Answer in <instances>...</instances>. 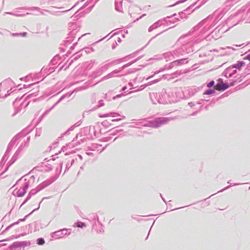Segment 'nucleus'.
<instances>
[{"label": "nucleus", "mask_w": 250, "mask_h": 250, "mask_svg": "<svg viewBox=\"0 0 250 250\" xmlns=\"http://www.w3.org/2000/svg\"><path fill=\"white\" fill-rule=\"evenodd\" d=\"M44 243V241L43 239L41 238L39 239L38 244L39 245H43Z\"/></svg>", "instance_id": "obj_4"}, {"label": "nucleus", "mask_w": 250, "mask_h": 250, "mask_svg": "<svg viewBox=\"0 0 250 250\" xmlns=\"http://www.w3.org/2000/svg\"><path fill=\"white\" fill-rule=\"evenodd\" d=\"M245 60H247L250 61V53L247 55L245 58Z\"/></svg>", "instance_id": "obj_5"}, {"label": "nucleus", "mask_w": 250, "mask_h": 250, "mask_svg": "<svg viewBox=\"0 0 250 250\" xmlns=\"http://www.w3.org/2000/svg\"><path fill=\"white\" fill-rule=\"evenodd\" d=\"M76 226L78 228H83L85 226V225L84 223L82 222H78L75 224Z\"/></svg>", "instance_id": "obj_2"}, {"label": "nucleus", "mask_w": 250, "mask_h": 250, "mask_svg": "<svg viewBox=\"0 0 250 250\" xmlns=\"http://www.w3.org/2000/svg\"><path fill=\"white\" fill-rule=\"evenodd\" d=\"M214 84V82L213 81H211L207 85L208 87H211Z\"/></svg>", "instance_id": "obj_3"}, {"label": "nucleus", "mask_w": 250, "mask_h": 250, "mask_svg": "<svg viewBox=\"0 0 250 250\" xmlns=\"http://www.w3.org/2000/svg\"><path fill=\"white\" fill-rule=\"evenodd\" d=\"M216 89L217 90H220L222 89V88L221 87V85L220 84H217L216 85Z\"/></svg>", "instance_id": "obj_7"}, {"label": "nucleus", "mask_w": 250, "mask_h": 250, "mask_svg": "<svg viewBox=\"0 0 250 250\" xmlns=\"http://www.w3.org/2000/svg\"><path fill=\"white\" fill-rule=\"evenodd\" d=\"M243 64H244V62H238L236 64H235L234 65L233 67L237 68V69H240L242 66V65Z\"/></svg>", "instance_id": "obj_1"}, {"label": "nucleus", "mask_w": 250, "mask_h": 250, "mask_svg": "<svg viewBox=\"0 0 250 250\" xmlns=\"http://www.w3.org/2000/svg\"><path fill=\"white\" fill-rule=\"evenodd\" d=\"M213 93V91L211 90H208L205 93V94L209 95Z\"/></svg>", "instance_id": "obj_6"}]
</instances>
